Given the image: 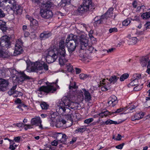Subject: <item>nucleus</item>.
Listing matches in <instances>:
<instances>
[{
    "label": "nucleus",
    "instance_id": "obj_52",
    "mask_svg": "<svg viewBox=\"0 0 150 150\" xmlns=\"http://www.w3.org/2000/svg\"><path fill=\"white\" fill-rule=\"evenodd\" d=\"M130 22V21L129 19L127 18L124 21L122 22L123 25L124 26H127L129 24Z\"/></svg>",
    "mask_w": 150,
    "mask_h": 150
},
{
    "label": "nucleus",
    "instance_id": "obj_27",
    "mask_svg": "<svg viewBox=\"0 0 150 150\" xmlns=\"http://www.w3.org/2000/svg\"><path fill=\"white\" fill-rule=\"evenodd\" d=\"M20 75L19 78V80L20 81H23L25 80L30 79V77L27 76L23 72L21 73Z\"/></svg>",
    "mask_w": 150,
    "mask_h": 150
},
{
    "label": "nucleus",
    "instance_id": "obj_1",
    "mask_svg": "<svg viewBox=\"0 0 150 150\" xmlns=\"http://www.w3.org/2000/svg\"><path fill=\"white\" fill-rule=\"evenodd\" d=\"M93 8L92 0H83L81 5L78 8V10L79 13H83Z\"/></svg>",
    "mask_w": 150,
    "mask_h": 150
},
{
    "label": "nucleus",
    "instance_id": "obj_29",
    "mask_svg": "<svg viewBox=\"0 0 150 150\" xmlns=\"http://www.w3.org/2000/svg\"><path fill=\"white\" fill-rule=\"evenodd\" d=\"M66 121L63 119H60L57 122L56 124V127L57 128H60L62 127L63 125L66 124Z\"/></svg>",
    "mask_w": 150,
    "mask_h": 150
},
{
    "label": "nucleus",
    "instance_id": "obj_51",
    "mask_svg": "<svg viewBox=\"0 0 150 150\" xmlns=\"http://www.w3.org/2000/svg\"><path fill=\"white\" fill-rule=\"evenodd\" d=\"M93 119L92 118H90L88 119H86L84 121V122L85 124H88L91 122L93 121Z\"/></svg>",
    "mask_w": 150,
    "mask_h": 150
},
{
    "label": "nucleus",
    "instance_id": "obj_26",
    "mask_svg": "<svg viewBox=\"0 0 150 150\" xmlns=\"http://www.w3.org/2000/svg\"><path fill=\"white\" fill-rule=\"evenodd\" d=\"M11 10L16 11L17 13L19 14H21L23 11L22 7L16 4Z\"/></svg>",
    "mask_w": 150,
    "mask_h": 150
},
{
    "label": "nucleus",
    "instance_id": "obj_49",
    "mask_svg": "<svg viewBox=\"0 0 150 150\" xmlns=\"http://www.w3.org/2000/svg\"><path fill=\"white\" fill-rule=\"evenodd\" d=\"M22 93L21 92H18V91H15L14 94H13V96L14 97H17L18 96H22Z\"/></svg>",
    "mask_w": 150,
    "mask_h": 150
},
{
    "label": "nucleus",
    "instance_id": "obj_55",
    "mask_svg": "<svg viewBox=\"0 0 150 150\" xmlns=\"http://www.w3.org/2000/svg\"><path fill=\"white\" fill-rule=\"evenodd\" d=\"M6 53L1 50H0V57H2L5 58L6 57Z\"/></svg>",
    "mask_w": 150,
    "mask_h": 150
},
{
    "label": "nucleus",
    "instance_id": "obj_21",
    "mask_svg": "<svg viewBox=\"0 0 150 150\" xmlns=\"http://www.w3.org/2000/svg\"><path fill=\"white\" fill-rule=\"evenodd\" d=\"M30 26L31 28L34 30H37L39 27V25L38 21L35 19H32L30 22Z\"/></svg>",
    "mask_w": 150,
    "mask_h": 150
},
{
    "label": "nucleus",
    "instance_id": "obj_40",
    "mask_svg": "<svg viewBox=\"0 0 150 150\" xmlns=\"http://www.w3.org/2000/svg\"><path fill=\"white\" fill-rule=\"evenodd\" d=\"M142 18L144 19H146L150 18V12H147L144 13L142 15Z\"/></svg>",
    "mask_w": 150,
    "mask_h": 150
},
{
    "label": "nucleus",
    "instance_id": "obj_38",
    "mask_svg": "<svg viewBox=\"0 0 150 150\" xmlns=\"http://www.w3.org/2000/svg\"><path fill=\"white\" fill-rule=\"evenodd\" d=\"M128 38L129 39V41L131 42L129 44L132 45L136 44L137 42V38L136 37H129V36H128Z\"/></svg>",
    "mask_w": 150,
    "mask_h": 150
},
{
    "label": "nucleus",
    "instance_id": "obj_16",
    "mask_svg": "<svg viewBox=\"0 0 150 150\" xmlns=\"http://www.w3.org/2000/svg\"><path fill=\"white\" fill-rule=\"evenodd\" d=\"M52 35V33L50 31H44L40 33V37L41 40H45L51 37Z\"/></svg>",
    "mask_w": 150,
    "mask_h": 150
},
{
    "label": "nucleus",
    "instance_id": "obj_56",
    "mask_svg": "<svg viewBox=\"0 0 150 150\" xmlns=\"http://www.w3.org/2000/svg\"><path fill=\"white\" fill-rule=\"evenodd\" d=\"M117 29L116 28H111L109 30V32L110 33L116 32H117Z\"/></svg>",
    "mask_w": 150,
    "mask_h": 150
},
{
    "label": "nucleus",
    "instance_id": "obj_44",
    "mask_svg": "<svg viewBox=\"0 0 150 150\" xmlns=\"http://www.w3.org/2000/svg\"><path fill=\"white\" fill-rule=\"evenodd\" d=\"M66 69L67 71L69 72H71L73 71V69L72 66L70 64H66Z\"/></svg>",
    "mask_w": 150,
    "mask_h": 150
},
{
    "label": "nucleus",
    "instance_id": "obj_18",
    "mask_svg": "<svg viewBox=\"0 0 150 150\" xmlns=\"http://www.w3.org/2000/svg\"><path fill=\"white\" fill-rule=\"evenodd\" d=\"M62 100L63 102L62 103L64 104V105L71 108V106L73 103L70 101V99L68 97H64L62 99Z\"/></svg>",
    "mask_w": 150,
    "mask_h": 150
},
{
    "label": "nucleus",
    "instance_id": "obj_8",
    "mask_svg": "<svg viewBox=\"0 0 150 150\" xmlns=\"http://www.w3.org/2000/svg\"><path fill=\"white\" fill-rule=\"evenodd\" d=\"M57 111L59 114H64L68 113L70 110L67 107H65L63 103H60L58 105L56 109Z\"/></svg>",
    "mask_w": 150,
    "mask_h": 150
},
{
    "label": "nucleus",
    "instance_id": "obj_57",
    "mask_svg": "<svg viewBox=\"0 0 150 150\" xmlns=\"http://www.w3.org/2000/svg\"><path fill=\"white\" fill-rule=\"evenodd\" d=\"M124 143H122L116 146H115V148L118 149H122L123 146L124 145Z\"/></svg>",
    "mask_w": 150,
    "mask_h": 150
},
{
    "label": "nucleus",
    "instance_id": "obj_11",
    "mask_svg": "<svg viewBox=\"0 0 150 150\" xmlns=\"http://www.w3.org/2000/svg\"><path fill=\"white\" fill-rule=\"evenodd\" d=\"M42 121L39 116H35L31 119V123L32 125L38 126L40 128L42 129L43 127L41 124Z\"/></svg>",
    "mask_w": 150,
    "mask_h": 150
},
{
    "label": "nucleus",
    "instance_id": "obj_25",
    "mask_svg": "<svg viewBox=\"0 0 150 150\" xmlns=\"http://www.w3.org/2000/svg\"><path fill=\"white\" fill-rule=\"evenodd\" d=\"M119 79V78L117 76L115 75H112L109 79L108 80L109 81L108 83L110 85L111 84H114L117 82Z\"/></svg>",
    "mask_w": 150,
    "mask_h": 150
},
{
    "label": "nucleus",
    "instance_id": "obj_61",
    "mask_svg": "<svg viewBox=\"0 0 150 150\" xmlns=\"http://www.w3.org/2000/svg\"><path fill=\"white\" fill-rule=\"evenodd\" d=\"M144 26L146 28V30L148 28H150V22H148L146 23Z\"/></svg>",
    "mask_w": 150,
    "mask_h": 150
},
{
    "label": "nucleus",
    "instance_id": "obj_3",
    "mask_svg": "<svg viewBox=\"0 0 150 150\" xmlns=\"http://www.w3.org/2000/svg\"><path fill=\"white\" fill-rule=\"evenodd\" d=\"M43 67L46 71L48 69V67L47 64L44 63L42 64L39 62L37 61L31 63L30 68L32 71H36L37 70H41Z\"/></svg>",
    "mask_w": 150,
    "mask_h": 150
},
{
    "label": "nucleus",
    "instance_id": "obj_19",
    "mask_svg": "<svg viewBox=\"0 0 150 150\" xmlns=\"http://www.w3.org/2000/svg\"><path fill=\"white\" fill-rule=\"evenodd\" d=\"M109 99V101L108 102V104L109 106L111 105L114 107L118 103L117 98L115 96H113L110 97Z\"/></svg>",
    "mask_w": 150,
    "mask_h": 150
},
{
    "label": "nucleus",
    "instance_id": "obj_24",
    "mask_svg": "<svg viewBox=\"0 0 150 150\" xmlns=\"http://www.w3.org/2000/svg\"><path fill=\"white\" fill-rule=\"evenodd\" d=\"M66 56V53L64 55L62 54H59L58 57L59 58V64L60 65H63L66 63L67 60L65 59V56Z\"/></svg>",
    "mask_w": 150,
    "mask_h": 150
},
{
    "label": "nucleus",
    "instance_id": "obj_17",
    "mask_svg": "<svg viewBox=\"0 0 150 150\" xmlns=\"http://www.w3.org/2000/svg\"><path fill=\"white\" fill-rule=\"evenodd\" d=\"M149 58L147 56L142 57H141L139 60L141 66L143 67H146L147 64H148L149 61Z\"/></svg>",
    "mask_w": 150,
    "mask_h": 150
},
{
    "label": "nucleus",
    "instance_id": "obj_48",
    "mask_svg": "<svg viewBox=\"0 0 150 150\" xmlns=\"http://www.w3.org/2000/svg\"><path fill=\"white\" fill-rule=\"evenodd\" d=\"M79 77L81 79L84 80L88 77V76L86 74L81 73L79 75Z\"/></svg>",
    "mask_w": 150,
    "mask_h": 150
},
{
    "label": "nucleus",
    "instance_id": "obj_7",
    "mask_svg": "<svg viewBox=\"0 0 150 150\" xmlns=\"http://www.w3.org/2000/svg\"><path fill=\"white\" fill-rule=\"evenodd\" d=\"M32 2L35 4H39L40 3L42 4V7H49L52 5L50 0H31Z\"/></svg>",
    "mask_w": 150,
    "mask_h": 150
},
{
    "label": "nucleus",
    "instance_id": "obj_46",
    "mask_svg": "<svg viewBox=\"0 0 150 150\" xmlns=\"http://www.w3.org/2000/svg\"><path fill=\"white\" fill-rule=\"evenodd\" d=\"M40 106L42 108V109L46 110L48 108V105L45 102L42 103L40 104Z\"/></svg>",
    "mask_w": 150,
    "mask_h": 150
},
{
    "label": "nucleus",
    "instance_id": "obj_30",
    "mask_svg": "<svg viewBox=\"0 0 150 150\" xmlns=\"http://www.w3.org/2000/svg\"><path fill=\"white\" fill-rule=\"evenodd\" d=\"M105 15H102L98 20L94 22V24L96 25L105 23L106 21V19L104 18Z\"/></svg>",
    "mask_w": 150,
    "mask_h": 150
},
{
    "label": "nucleus",
    "instance_id": "obj_54",
    "mask_svg": "<svg viewBox=\"0 0 150 150\" xmlns=\"http://www.w3.org/2000/svg\"><path fill=\"white\" fill-rule=\"evenodd\" d=\"M82 127H81L80 128H79L77 129L76 130L78 132H84L86 130V127H83V126Z\"/></svg>",
    "mask_w": 150,
    "mask_h": 150
},
{
    "label": "nucleus",
    "instance_id": "obj_60",
    "mask_svg": "<svg viewBox=\"0 0 150 150\" xmlns=\"http://www.w3.org/2000/svg\"><path fill=\"white\" fill-rule=\"evenodd\" d=\"M32 125H29L25 124L24 125V126H25V127L24 128V129L25 130H27L31 128H32Z\"/></svg>",
    "mask_w": 150,
    "mask_h": 150
},
{
    "label": "nucleus",
    "instance_id": "obj_22",
    "mask_svg": "<svg viewBox=\"0 0 150 150\" xmlns=\"http://www.w3.org/2000/svg\"><path fill=\"white\" fill-rule=\"evenodd\" d=\"M69 88L70 92H74L76 90L78 86L76 85V83L74 81H70V84Z\"/></svg>",
    "mask_w": 150,
    "mask_h": 150
},
{
    "label": "nucleus",
    "instance_id": "obj_32",
    "mask_svg": "<svg viewBox=\"0 0 150 150\" xmlns=\"http://www.w3.org/2000/svg\"><path fill=\"white\" fill-rule=\"evenodd\" d=\"M47 56L46 57V60L48 64L51 63L55 62V59L51 57L49 55H48L47 53H46Z\"/></svg>",
    "mask_w": 150,
    "mask_h": 150
},
{
    "label": "nucleus",
    "instance_id": "obj_34",
    "mask_svg": "<svg viewBox=\"0 0 150 150\" xmlns=\"http://www.w3.org/2000/svg\"><path fill=\"white\" fill-rule=\"evenodd\" d=\"M83 91H84V94L85 97V99H87L88 101L90 100L91 99V96L89 92L86 91L84 88L83 89Z\"/></svg>",
    "mask_w": 150,
    "mask_h": 150
},
{
    "label": "nucleus",
    "instance_id": "obj_4",
    "mask_svg": "<svg viewBox=\"0 0 150 150\" xmlns=\"http://www.w3.org/2000/svg\"><path fill=\"white\" fill-rule=\"evenodd\" d=\"M51 6L49 7H42L43 8L40 10V14L41 16L45 18H52L53 16V14L52 11L50 10V8Z\"/></svg>",
    "mask_w": 150,
    "mask_h": 150
},
{
    "label": "nucleus",
    "instance_id": "obj_10",
    "mask_svg": "<svg viewBox=\"0 0 150 150\" xmlns=\"http://www.w3.org/2000/svg\"><path fill=\"white\" fill-rule=\"evenodd\" d=\"M22 44V41L21 40H18L16 41L14 52L16 55L20 54L23 51L21 47Z\"/></svg>",
    "mask_w": 150,
    "mask_h": 150
},
{
    "label": "nucleus",
    "instance_id": "obj_63",
    "mask_svg": "<svg viewBox=\"0 0 150 150\" xmlns=\"http://www.w3.org/2000/svg\"><path fill=\"white\" fill-rule=\"evenodd\" d=\"M60 143V142H59L58 141L54 140L52 143V145L54 146H56L58 143Z\"/></svg>",
    "mask_w": 150,
    "mask_h": 150
},
{
    "label": "nucleus",
    "instance_id": "obj_43",
    "mask_svg": "<svg viewBox=\"0 0 150 150\" xmlns=\"http://www.w3.org/2000/svg\"><path fill=\"white\" fill-rule=\"evenodd\" d=\"M141 75L140 74L136 73L134 74L133 75V78L132 79H136L138 80L140 79L141 78Z\"/></svg>",
    "mask_w": 150,
    "mask_h": 150
},
{
    "label": "nucleus",
    "instance_id": "obj_58",
    "mask_svg": "<svg viewBox=\"0 0 150 150\" xmlns=\"http://www.w3.org/2000/svg\"><path fill=\"white\" fill-rule=\"evenodd\" d=\"M147 68V69L146 70V72L147 73L149 74H150V61H149L148 63Z\"/></svg>",
    "mask_w": 150,
    "mask_h": 150
},
{
    "label": "nucleus",
    "instance_id": "obj_31",
    "mask_svg": "<svg viewBox=\"0 0 150 150\" xmlns=\"http://www.w3.org/2000/svg\"><path fill=\"white\" fill-rule=\"evenodd\" d=\"M111 112H109L108 110H106L102 112L101 113H99L98 115L100 117H103L104 116L106 117L108 115H111Z\"/></svg>",
    "mask_w": 150,
    "mask_h": 150
},
{
    "label": "nucleus",
    "instance_id": "obj_50",
    "mask_svg": "<svg viewBox=\"0 0 150 150\" xmlns=\"http://www.w3.org/2000/svg\"><path fill=\"white\" fill-rule=\"evenodd\" d=\"M123 110V108H120L119 109H117V110H112V112H111V114H114V113H119L121 112Z\"/></svg>",
    "mask_w": 150,
    "mask_h": 150
},
{
    "label": "nucleus",
    "instance_id": "obj_41",
    "mask_svg": "<svg viewBox=\"0 0 150 150\" xmlns=\"http://www.w3.org/2000/svg\"><path fill=\"white\" fill-rule=\"evenodd\" d=\"M146 101L144 103V107L146 108L150 107V97H146Z\"/></svg>",
    "mask_w": 150,
    "mask_h": 150
},
{
    "label": "nucleus",
    "instance_id": "obj_12",
    "mask_svg": "<svg viewBox=\"0 0 150 150\" xmlns=\"http://www.w3.org/2000/svg\"><path fill=\"white\" fill-rule=\"evenodd\" d=\"M10 38L7 36L4 35L1 38V43L2 46L6 48L9 47L11 45Z\"/></svg>",
    "mask_w": 150,
    "mask_h": 150
},
{
    "label": "nucleus",
    "instance_id": "obj_53",
    "mask_svg": "<svg viewBox=\"0 0 150 150\" xmlns=\"http://www.w3.org/2000/svg\"><path fill=\"white\" fill-rule=\"evenodd\" d=\"M56 135L57 137V139L58 140H61V139L62 137L63 136V134L62 133H56Z\"/></svg>",
    "mask_w": 150,
    "mask_h": 150
},
{
    "label": "nucleus",
    "instance_id": "obj_35",
    "mask_svg": "<svg viewBox=\"0 0 150 150\" xmlns=\"http://www.w3.org/2000/svg\"><path fill=\"white\" fill-rule=\"evenodd\" d=\"M7 0H0V7L4 8H7V4H8V2H7Z\"/></svg>",
    "mask_w": 150,
    "mask_h": 150
},
{
    "label": "nucleus",
    "instance_id": "obj_42",
    "mask_svg": "<svg viewBox=\"0 0 150 150\" xmlns=\"http://www.w3.org/2000/svg\"><path fill=\"white\" fill-rule=\"evenodd\" d=\"M129 76V75L127 73L123 74L120 78V81H123L125 79H127Z\"/></svg>",
    "mask_w": 150,
    "mask_h": 150
},
{
    "label": "nucleus",
    "instance_id": "obj_6",
    "mask_svg": "<svg viewBox=\"0 0 150 150\" xmlns=\"http://www.w3.org/2000/svg\"><path fill=\"white\" fill-rule=\"evenodd\" d=\"M40 91H42L47 93H53L56 90V88L52 85L43 86L39 88Z\"/></svg>",
    "mask_w": 150,
    "mask_h": 150
},
{
    "label": "nucleus",
    "instance_id": "obj_39",
    "mask_svg": "<svg viewBox=\"0 0 150 150\" xmlns=\"http://www.w3.org/2000/svg\"><path fill=\"white\" fill-rule=\"evenodd\" d=\"M142 118V117L139 114L137 113L132 116L131 117V120L132 121H134L137 120H139Z\"/></svg>",
    "mask_w": 150,
    "mask_h": 150
},
{
    "label": "nucleus",
    "instance_id": "obj_33",
    "mask_svg": "<svg viewBox=\"0 0 150 150\" xmlns=\"http://www.w3.org/2000/svg\"><path fill=\"white\" fill-rule=\"evenodd\" d=\"M0 28L3 32H5L7 30L6 22L0 20Z\"/></svg>",
    "mask_w": 150,
    "mask_h": 150
},
{
    "label": "nucleus",
    "instance_id": "obj_2",
    "mask_svg": "<svg viewBox=\"0 0 150 150\" xmlns=\"http://www.w3.org/2000/svg\"><path fill=\"white\" fill-rule=\"evenodd\" d=\"M79 41L81 45V49L84 50L87 49L89 51H93L94 48L92 46H88V40L84 35H81L79 38Z\"/></svg>",
    "mask_w": 150,
    "mask_h": 150
},
{
    "label": "nucleus",
    "instance_id": "obj_28",
    "mask_svg": "<svg viewBox=\"0 0 150 150\" xmlns=\"http://www.w3.org/2000/svg\"><path fill=\"white\" fill-rule=\"evenodd\" d=\"M7 2H8L7 8H10L11 10L13 8L16 4V1L15 0H8Z\"/></svg>",
    "mask_w": 150,
    "mask_h": 150
},
{
    "label": "nucleus",
    "instance_id": "obj_47",
    "mask_svg": "<svg viewBox=\"0 0 150 150\" xmlns=\"http://www.w3.org/2000/svg\"><path fill=\"white\" fill-rule=\"evenodd\" d=\"M143 84H142L140 85H138L137 86H135L134 88V91H138L141 90L143 88Z\"/></svg>",
    "mask_w": 150,
    "mask_h": 150
},
{
    "label": "nucleus",
    "instance_id": "obj_9",
    "mask_svg": "<svg viewBox=\"0 0 150 150\" xmlns=\"http://www.w3.org/2000/svg\"><path fill=\"white\" fill-rule=\"evenodd\" d=\"M9 82L8 80L0 79V91L4 92L8 89Z\"/></svg>",
    "mask_w": 150,
    "mask_h": 150
},
{
    "label": "nucleus",
    "instance_id": "obj_64",
    "mask_svg": "<svg viewBox=\"0 0 150 150\" xmlns=\"http://www.w3.org/2000/svg\"><path fill=\"white\" fill-rule=\"evenodd\" d=\"M9 148L11 150H14L15 149V147L14 146V143L11 144Z\"/></svg>",
    "mask_w": 150,
    "mask_h": 150
},
{
    "label": "nucleus",
    "instance_id": "obj_37",
    "mask_svg": "<svg viewBox=\"0 0 150 150\" xmlns=\"http://www.w3.org/2000/svg\"><path fill=\"white\" fill-rule=\"evenodd\" d=\"M132 80L131 82L130 83L128 84L127 86L129 87H130V86H136L138 84V81L136 79H132Z\"/></svg>",
    "mask_w": 150,
    "mask_h": 150
},
{
    "label": "nucleus",
    "instance_id": "obj_15",
    "mask_svg": "<svg viewBox=\"0 0 150 150\" xmlns=\"http://www.w3.org/2000/svg\"><path fill=\"white\" fill-rule=\"evenodd\" d=\"M64 42L61 40L59 44V49L57 51L59 54L64 55L66 53L65 50L64 49Z\"/></svg>",
    "mask_w": 150,
    "mask_h": 150
},
{
    "label": "nucleus",
    "instance_id": "obj_36",
    "mask_svg": "<svg viewBox=\"0 0 150 150\" xmlns=\"http://www.w3.org/2000/svg\"><path fill=\"white\" fill-rule=\"evenodd\" d=\"M68 138V137L65 134H63V136L61 138V140H58V142L60 143L65 144H66L65 142L67 141Z\"/></svg>",
    "mask_w": 150,
    "mask_h": 150
},
{
    "label": "nucleus",
    "instance_id": "obj_14",
    "mask_svg": "<svg viewBox=\"0 0 150 150\" xmlns=\"http://www.w3.org/2000/svg\"><path fill=\"white\" fill-rule=\"evenodd\" d=\"M47 53L48 55H49L51 57L55 58V60H56L59 55V53H58L57 50H48Z\"/></svg>",
    "mask_w": 150,
    "mask_h": 150
},
{
    "label": "nucleus",
    "instance_id": "obj_23",
    "mask_svg": "<svg viewBox=\"0 0 150 150\" xmlns=\"http://www.w3.org/2000/svg\"><path fill=\"white\" fill-rule=\"evenodd\" d=\"M113 8L111 7L103 15H105L104 18L107 20L108 18H110L112 16Z\"/></svg>",
    "mask_w": 150,
    "mask_h": 150
},
{
    "label": "nucleus",
    "instance_id": "obj_45",
    "mask_svg": "<svg viewBox=\"0 0 150 150\" xmlns=\"http://www.w3.org/2000/svg\"><path fill=\"white\" fill-rule=\"evenodd\" d=\"M65 115H66V118L67 120L72 121L74 117L72 114H68L67 113L65 114Z\"/></svg>",
    "mask_w": 150,
    "mask_h": 150
},
{
    "label": "nucleus",
    "instance_id": "obj_5",
    "mask_svg": "<svg viewBox=\"0 0 150 150\" xmlns=\"http://www.w3.org/2000/svg\"><path fill=\"white\" fill-rule=\"evenodd\" d=\"M78 42H76L73 41H65V45L68 48V51L70 53H72L75 50L76 46V44Z\"/></svg>",
    "mask_w": 150,
    "mask_h": 150
},
{
    "label": "nucleus",
    "instance_id": "obj_62",
    "mask_svg": "<svg viewBox=\"0 0 150 150\" xmlns=\"http://www.w3.org/2000/svg\"><path fill=\"white\" fill-rule=\"evenodd\" d=\"M15 91H14L13 90H12L11 89L8 92V93L9 95L10 96L13 95V94Z\"/></svg>",
    "mask_w": 150,
    "mask_h": 150
},
{
    "label": "nucleus",
    "instance_id": "obj_59",
    "mask_svg": "<svg viewBox=\"0 0 150 150\" xmlns=\"http://www.w3.org/2000/svg\"><path fill=\"white\" fill-rule=\"evenodd\" d=\"M5 14L4 12L0 9V18H3L5 16Z\"/></svg>",
    "mask_w": 150,
    "mask_h": 150
},
{
    "label": "nucleus",
    "instance_id": "obj_20",
    "mask_svg": "<svg viewBox=\"0 0 150 150\" xmlns=\"http://www.w3.org/2000/svg\"><path fill=\"white\" fill-rule=\"evenodd\" d=\"M78 39L79 38L78 36L74 35L72 34H70L68 35L66 41L69 42L73 41L76 42H78Z\"/></svg>",
    "mask_w": 150,
    "mask_h": 150
},
{
    "label": "nucleus",
    "instance_id": "obj_13",
    "mask_svg": "<svg viewBox=\"0 0 150 150\" xmlns=\"http://www.w3.org/2000/svg\"><path fill=\"white\" fill-rule=\"evenodd\" d=\"M100 86H103L101 88V90L103 91H106L110 89V85L108 83L106 82V80L104 79L100 81Z\"/></svg>",
    "mask_w": 150,
    "mask_h": 150
}]
</instances>
